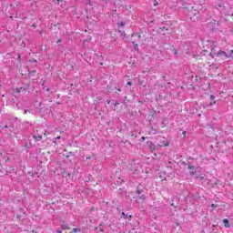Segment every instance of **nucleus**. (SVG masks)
I'll list each match as a JSON object with an SVG mask.
<instances>
[{
    "instance_id": "1",
    "label": "nucleus",
    "mask_w": 233,
    "mask_h": 233,
    "mask_svg": "<svg viewBox=\"0 0 233 233\" xmlns=\"http://www.w3.org/2000/svg\"><path fill=\"white\" fill-rule=\"evenodd\" d=\"M178 5H180L179 8L187 11V17L193 23L199 21L201 15L205 14V12L208 10L206 5L195 4L193 6H190V4L185 2L184 0H179Z\"/></svg>"
},
{
    "instance_id": "2",
    "label": "nucleus",
    "mask_w": 233,
    "mask_h": 233,
    "mask_svg": "<svg viewBox=\"0 0 233 233\" xmlns=\"http://www.w3.org/2000/svg\"><path fill=\"white\" fill-rule=\"evenodd\" d=\"M215 8L221 15H231L233 17L232 7H228V4L227 2L223 0L217 1Z\"/></svg>"
},
{
    "instance_id": "3",
    "label": "nucleus",
    "mask_w": 233,
    "mask_h": 233,
    "mask_svg": "<svg viewBox=\"0 0 233 233\" xmlns=\"http://www.w3.org/2000/svg\"><path fill=\"white\" fill-rule=\"evenodd\" d=\"M136 194L137 195L134 197L136 201L144 202L147 199V195H145V187L141 184L137 186Z\"/></svg>"
},
{
    "instance_id": "4",
    "label": "nucleus",
    "mask_w": 233,
    "mask_h": 233,
    "mask_svg": "<svg viewBox=\"0 0 233 233\" xmlns=\"http://www.w3.org/2000/svg\"><path fill=\"white\" fill-rule=\"evenodd\" d=\"M187 168L189 170V174L190 176H194V177H196L197 179H198L199 177H201V168L194 167L193 165H190V163H188Z\"/></svg>"
},
{
    "instance_id": "5",
    "label": "nucleus",
    "mask_w": 233,
    "mask_h": 233,
    "mask_svg": "<svg viewBox=\"0 0 233 233\" xmlns=\"http://www.w3.org/2000/svg\"><path fill=\"white\" fill-rule=\"evenodd\" d=\"M157 147L161 148L162 147H168V142L165 138V137H159V143L157 144Z\"/></svg>"
},
{
    "instance_id": "6",
    "label": "nucleus",
    "mask_w": 233,
    "mask_h": 233,
    "mask_svg": "<svg viewBox=\"0 0 233 233\" xmlns=\"http://www.w3.org/2000/svg\"><path fill=\"white\" fill-rule=\"evenodd\" d=\"M33 137L35 138V141H41V139H43V135L39 134V131L36 130V133L34 134Z\"/></svg>"
},
{
    "instance_id": "7",
    "label": "nucleus",
    "mask_w": 233,
    "mask_h": 233,
    "mask_svg": "<svg viewBox=\"0 0 233 233\" xmlns=\"http://www.w3.org/2000/svg\"><path fill=\"white\" fill-rule=\"evenodd\" d=\"M147 144H148V148L149 150H151V152H154V150H157V148H159V147L156 146L152 142H147Z\"/></svg>"
},
{
    "instance_id": "8",
    "label": "nucleus",
    "mask_w": 233,
    "mask_h": 233,
    "mask_svg": "<svg viewBox=\"0 0 233 233\" xmlns=\"http://www.w3.org/2000/svg\"><path fill=\"white\" fill-rule=\"evenodd\" d=\"M31 147H32V142L30 140H25L24 144V148H25V150H28Z\"/></svg>"
},
{
    "instance_id": "9",
    "label": "nucleus",
    "mask_w": 233,
    "mask_h": 233,
    "mask_svg": "<svg viewBox=\"0 0 233 233\" xmlns=\"http://www.w3.org/2000/svg\"><path fill=\"white\" fill-rule=\"evenodd\" d=\"M217 57H226L227 59V56H228V53H226L225 51H218L217 54H216Z\"/></svg>"
},
{
    "instance_id": "10",
    "label": "nucleus",
    "mask_w": 233,
    "mask_h": 233,
    "mask_svg": "<svg viewBox=\"0 0 233 233\" xmlns=\"http://www.w3.org/2000/svg\"><path fill=\"white\" fill-rule=\"evenodd\" d=\"M62 223L63 224L60 226L62 230H70V227H68V224H65V221H62Z\"/></svg>"
},
{
    "instance_id": "11",
    "label": "nucleus",
    "mask_w": 233,
    "mask_h": 233,
    "mask_svg": "<svg viewBox=\"0 0 233 233\" xmlns=\"http://www.w3.org/2000/svg\"><path fill=\"white\" fill-rule=\"evenodd\" d=\"M222 223L224 224V227H225L226 228H230V224L228 223V218H224V219L222 220Z\"/></svg>"
},
{
    "instance_id": "12",
    "label": "nucleus",
    "mask_w": 233,
    "mask_h": 233,
    "mask_svg": "<svg viewBox=\"0 0 233 233\" xmlns=\"http://www.w3.org/2000/svg\"><path fill=\"white\" fill-rule=\"evenodd\" d=\"M132 45H133L134 50H136L137 52H139V46L136 42H132Z\"/></svg>"
},
{
    "instance_id": "13",
    "label": "nucleus",
    "mask_w": 233,
    "mask_h": 233,
    "mask_svg": "<svg viewBox=\"0 0 233 233\" xmlns=\"http://www.w3.org/2000/svg\"><path fill=\"white\" fill-rule=\"evenodd\" d=\"M36 72H37L36 70H32V71L28 70L29 77H34V76H35Z\"/></svg>"
},
{
    "instance_id": "14",
    "label": "nucleus",
    "mask_w": 233,
    "mask_h": 233,
    "mask_svg": "<svg viewBox=\"0 0 233 233\" xmlns=\"http://www.w3.org/2000/svg\"><path fill=\"white\" fill-rule=\"evenodd\" d=\"M13 127V126H8V125H1L0 126V128H2L3 130H5V128H12Z\"/></svg>"
},
{
    "instance_id": "15",
    "label": "nucleus",
    "mask_w": 233,
    "mask_h": 233,
    "mask_svg": "<svg viewBox=\"0 0 233 233\" xmlns=\"http://www.w3.org/2000/svg\"><path fill=\"white\" fill-rule=\"evenodd\" d=\"M232 55H233V49L229 50L228 52V55H227V59H228L229 57H232Z\"/></svg>"
},
{
    "instance_id": "16",
    "label": "nucleus",
    "mask_w": 233,
    "mask_h": 233,
    "mask_svg": "<svg viewBox=\"0 0 233 233\" xmlns=\"http://www.w3.org/2000/svg\"><path fill=\"white\" fill-rule=\"evenodd\" d=\"M77 232H81V228H74L70 233H77Z\"/></svg>"
},
{
    "instance_id": "17",
    "label": "nucleus",
    "mask_w": 233,
    "mask_h": 233,
    "mask_svg": "<svg viewBox=\"0 0 233 233\" xmlns=\"http://www.w3.org/2000/svg\"><path fill=\"white\" fill-rule=\"evenodd\" d=\"M118 33L121 34V35H123V37H128V36H127V33H125V31L118 30Z\"/></svg>"
},
{
    "instance_id": "18",
    "label": "nucleus",
    "mask_w": 233,
    "mask_h": 233,
    "mask_svg": "<svg viewBox=\"0 0 233 233\" xmlns=\"http://www.w3.org/2000/svg\"><path fill=\"white\" fill-rule=\"evenodd\" d=\"M202 182L205 181L207 178L205 177V175L201 174L200 177H198Z\"/></svg>"
},
{
    "instance_id": "19",
    "label": "nucleus",
    "mask_w": 233,
    "mask_h": 233,
    "mask_svg": "<svg viewBox=\"0 0 233 233\" xmlns=\"http://www.w3.org/2000/svg\"><path fill=\"white\" fill-rule=\"evenodd\" d=\"M211 46H213V48H216V46H218V42L212 41L211 42Z\"/></svg>"
},
{
    "instance_id": "20",
    "label": "nucleus",
    "mask_w": 233,
    "mask_h": 233,
    "mask_svg": "<svg viewBox=\"0 0 233 233\" xmlns=\"http://www.w3.org/2000/svg\"><path fill=\"white\" fill-rule=\"evenodd\" d=\"M55 233H63V228H58L57 229H56Z\"/></svg>"
},
{
    "instance_id": "21",
    "label": "nucleus",
    "mask_w": 233,
    "mask_h": 233,
    "mask_svg": "<svg viewBox=\"0 0 233 233\" xmlns=\"http://www.w3.org/2000/svg\"><path fill=\"white\" fill-rule=\"evenodd\" d=\"M159 5V2L157 0H153V6H157Z\"/></svg>"
},
{
    "instance_id": "22",
    "label": "nucleus",
    "mask_w": 233,
    "mask_h": 233,
    "mask_svg": "<svg viewBox=\"0 0 233 233\" xmlns=\"http://www.w3.org/2000/svg\"><path fill=\"white\" fill-rule=\"evenodd\" d=\"M122 216L124 219H128V214H125V212H122Z\"/></svg>"
},
{
    "instance_id": "23",
    "label": "nucleus",
    "mask_w": 233,
    "mask_h": 233,
    "mask_svg": "<svg viewBox=\"0 0 233 233\" xmlns=\"http://www.w3.org/2000/svg\"><path fill=\"white\" fill-rule=\"evenodd\" d=\"M172 52H173L174 56H177V48H173Z\"/></svg>"
},
{
    "instance_id": "24",
    "label": "nucleus",
    "mask_w": 233,
    "mask_h": 233,
    "mask_svg": "<svg viewBox=\"0 0 233 233\" xmlns=\"http://www.w3.org/2000/svg\"><path fill=\"white\" fill-rule=\"evenodd\" d=\"M119 26H125L126 23L125 22H120L119 24H117Z\"/></svg>"
},
{
    "instance_id": "25",
    "label": "nucleus",
    "mask_w": 233,
    "mask_h": 233,
    "mask_svg": "<svg viewBox=\"0 0 233 233\" xmlns=\"http://www.w3.org/2000/svg\"><path fill=\"white\" fill-rule=\"evenodd\" d=\"M43 88H44V90H46V92H50V88H48L46 86H44Z\"/></svg>"
},
{
    "instance_id": "26",
    "label": "nucleus",
    "mask_w": 233,
    "mask_h": 233,
    "mask_svg": "<svg viewBox=\"0 0 233 233\" xmlns=\"http://www.w3.org/2000/svg\"><path fill=\"white\" fill-rule=\"evenodd\" d=\"M210 99H211V101H214V99H216V96L211 95V96H210Z\"/></svg>"
},
{
    "instance_id": "27",
    "label": "nucleus",
    "mask_w": 233,
    "mask_h": 233,
    "mask_svg": "<svg viewBox=\"0 0 233 233\" xmlns=\"http://www.w3.org/2000/svg\"><path fill=\"white\" fill-rule=\"evenodd\" d=\"M216 103H217L216 100H214L213 102H210V103H209V106H212V105H216Z\"/></svg>"
},
{
    "instance_id": "28",
    "label": "nucleus",
    "mask_w": 233,
    "mask_h": 233,
    "mask_svg": "<svg viewBox=\"0 0 233 233\" xmlns=\"http://www.w3.org/2000/svg\"><path fill=\"white\" fill-rule=\"evenodd\" d=\"M99 230L100 232H105V228H103L101 225L99 226Z\"/></svg>"
},
{
    "instance_id": "29",
    "label": "nucleus",
    "mask_w": 233,
    "mask_h": 233,
    "mask_svg": "<svg viewBox=\"0 0 233 233\" xmlns=\"http://www.w3.org/2000/svg\"><path fill=\"white\" fill-rule=\"evenodd\" d=\"M182 136H183V137H187V131H183Z\"/></svg>"
},
{
    "instance_id": "30",
    "label": "nucleus",
    "mask_w": 233,
    "mask_h": 233,
    "mask_svg": "<svg viewBox=\"0 0 233 233\" xmlns=\"http://www.w3.org/2000/svg\"><path fill=\"white\" fill-rule=\"evenodd\" d=\"M211 208H218V205H216V204H211Z\"/></svg>"
},
{
    "instance_id": "31",
    "label": "nucleus",
    "mask_w": 233,
    "mask_h": 233,
    "mask_svg": "<svg viewBox=\"0 0 233 233\" xmlns=\"http://www.w3.org/2000/svg\"><path fill=\"white\" fill-rule=\"evenodd\" d=\"M214 23H215V25H216V23H217V26H219V21L214 20Z\"/></svg>"
},
{
    "instance_id": "32",
    "label": "nucleus",
    "mask_w": 233,
    "mask_h": 233,
    "mask_svg": "<svg viewBox=\"0 0 233 233\" xmlns=\"http://www.w3.org/2000/svg\"><path fill=\"white\" fill-rule=\"evenodd\" d=\"M127 86H132V82H130V81L127 82Z\"/></svg>"
},
{
    "instance_id": "33",
    "label": "nucleus",
    "mask_w": 233,
    "mask_h": 233,
    "mask_svg": "<svg viewBox=\"0 0 233 233\" xmlns=\"http://www.w3.org/2000/svg\"><path fill=\"white\" fill-rule=\"evenodd\" d=\"M92 157H94V155H93L92 157H90V156H89V157H86V160H88V159H92Z\"/></svg>"
},
{
    "instance_id": "34",
    "label": "nucleus",
    "mask_w": 233,
    "mask_h": 233,
    "mask_svg": "<svg viewBox=\"0 0 233 233\" xmlns=\"http://www.w3.org/2000/svg\"><path fill=\"white\" fill-rule=\"evenodd\" d=\"M32 27H33V28H37V25L33 24V25H32Z\"/></svg>"
},
{
    "instance_id": "35",
    "label": "nucleus",
    "mask_w": 233,
    "mask_h": 233,
    "mask_svg": "<svg viewBox=\"0 0 233 233\" xmlns=\"http://www.w3.org/2000/svg\"><path fill=\"white\" fill-rule=\"evenodd\" d=\"M55 139L57 141V139H61V136H58L56 137H55Z\"/></svg>"
},
{
    "instance_id": "36",
    "label": "nucleus",
    "mask_w": 233,
    "mask_h": 233,
    "mask_svg": "<svg viewBox=\"0 0 233 233\" xmlns=\"http://www.w3.org/2000/svg\"><path fill=\"white\" fill-rule=\"evenodd\" d=\"M53 143H54L55 145H57V140L55 139V140L53 141Z\"/></svg>"
},
{
    "instance_id": "37",
    "label": "nucleus",
    "mask_w": 233,
    "mask_h": 233,
    "mask_svg": "<svg viewBox=\"0 0 233 233\" xmlns=\"http://www.w3.org/2000/svg\"><path fill=\"white\" fill-rule=\"evenodd\" d=\"M62 41L63 40H61V38H59L58 40H57V43L59 44V43H62Z\"/></svg>"
},
{
    "instance_id": "38",
    "label": "nucleus",
    "mask_w": 233,
    "mask_h": 233,
    "mask_svg": "<svg viewBox=\"0 0 233 233\" xmlns=\"http://www.w3.org/2000/svg\"><path fill=\"white\" fill-rule=\"evenodd\" d=\"M117 105H119V103L117 101L115 102V106H117Z\"/></svg>"
},
{
    "instance_id": "39",
    "label": "nucleus",
    "mask_w": 233,
    "mask_h": 233,
    "mask_svg": "<svg viewBox=\"0 0 233 233\" xmlns=\"http://www.w3.org/2000/svg\"><path fill=\"white\" fill-rule=\"evenodd\" d=\"M146 139H147V138H146L145 137H141V140H142V141H145Z\"/></svg>"
},
{
    "instance_id": "40",
    "label": "nucleus",
    "mask_w": 233,
    "mask_h": 233,
    "mask_svg": "<svg viewBox=\"0 0 233 233\" xmlns=\"http://www.w3.org/2000/svg\"><path fill=\"white\" fill-rule=\"evenodd\" d=\"M171 207H174L176 208V205H174V203H171Z\"/></svg>"
},
{
    "instance_id": "41",
    "label": "nucleus",
    "mask_w": 233,
    "mask_h": 233,
    "mask_svg": "<svg viewBox=\"0 0 233 233\" xmlns=\"http://www.w3.org/2000/svg\"><path fill=\"white\" fill-rule=\"evenodd\" d=\"M117 92H121V88H116Z\"/></svg>"
},
{
    "instance_id": "42",
    "label": "nucleus",
    "mask_w": 233,
    "mask_h": 233,
    "mask_svg": "<svg viewBox=\"0 0 233 233\" xmlns=\"http://www.w3.org/2000/svg\"><path fill=\"white\" fill-rule=\"evenodd\" d=\"M26 112H28V110H24V114H26Z\"/></svg>"
},
{
    "instance_id": "43",
    "label": "nucleus",
    "mask_w": 233,
    "mask_h": 233,
    "mask_svg": "<svg viewBox=\"0 0 233 233\" xmlns=\"http://www.w3.org/2000/svg\"><path fill=\"white\" fill-rule=\"evenodd\" d=\"M107 105H110V100H107Z\"/></svg>"
},
{
    "instance_id": "44",
    "label": "nucleus",
    "mask_w": 233,
    "mask_h": 233,
    "mask_svg": "<svg viewBox=\"0 0 233 233\" xmlns=\"http://www.w3.org/2000/svg\"><path fill=\"white\" fill-rule=\"evenodd\" d=\"M57 2L59 3V2H63V0H57Z\"/></svg>"
},
{
    "instance_id": "45",
    "label": "nucleus",
    "mask_w": 233,
    "mask_h": 233,
    "mask_svg": "<svg viewBox=\"0 0 233 233\" xmlns=\"http://www.w3.org/2000/svg\"><path fill=\"white\" fill-rule=\"evenodd\" d=\"M100 66H103V63H100Z\"/></svg>"
},
{
    "instance_id": "46",
    "label": "nucleus",
    "mask_w": 233,
    "mask_h": 233,
    "mask_svg": "<svg viewBox=\"0 0 233 233\" xmlns=\"http://www.w3.org/2000/svg\"><path fill=\"white\" fill-rule=\"evenodd\" d=\"M129 218H132V215H129Z\"/></svg>"
},
{
    "instance_id": "47",
    "label": "nucleus",
    "mask_w": 233,
    "mask_h": 233,
    "mask_svg": "<svg viewBox=\"0 0 233 233\" xmlns=\"http://www.w3.org/2000/svg\"><path fill=\"white\" fill-rule=\"evenodd\" d=\"M72 154V152H69V155H71Z\"/></svg>"
}]
</instances>
